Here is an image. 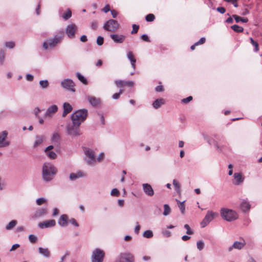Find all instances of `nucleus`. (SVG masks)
Returning <instances> with one entry per match:
<instances>
[{"instance_id":"obj_49","label":"nucleus","mask_w":262,"mask_h":262,"mask_svg":"<svg viewBox=\"0 0 262 262\" xmlns=\"http://www.w3.org/2000/svg\"><path fill=\"white\" fill-rule=\"evenodd\" d=\"M197 248L199 250H202L204 247V243L202 241H199L196 243Z\"/></svg>"},{"instance_id":"obj_26","label":"nucleus","mask_w":262,"mask_h":262,"mask_svg":"<svg viewBox=\"0 0 262 262\" xmlns=\"http://www.w3.org/2000/svg\"><path fill=\"white\" fill-rule=\"evenodd\" d=\"M241 208L243 211L245 212L250 209V205L247 201H243L241 204Z\"/></svg>"},{"instance_id":"obj_40","label":"nucleus","mask_w":262,"mask_h":262,"mask_svg":"<svg viewBox=\"0 0 262 262\" xmlns=\"http://www.w3.org/2000/svg\"><path fill=\"white\" fill-rule=\"evenodd\" d=\"M43 141V137H37L36 140L34 143V147L37 146L38 145L41 144Z\"/></svg>"},{"instance_id":"obj_23","label":"nucleus","mask_w":262,"mask_h":262,"mask_svg":"<svg viewBox=\"0 0 262 262\" xmlns=\"http://www.w3.org/2000/svg\"><path fill=\"white\" fill-rule=\"evenodd\" d=\"M88 100L91 104L94 106H97L100 104L101 101L99 98H97L95 97H89Z\"/></svg>"},{"instance_id":"obj_42","label":"nucleus","mask_w":262,"mask_h":262,"mask_svg":"<svg viewBox=\"0 0 262 262\" xmlns=\"http://www.w3.org/2000/svg\"><path fill=\"white\" fill-rule=\"evenodd\" d=\"M115 83L116 86L118 88H123L124 87V82L123 80H116Z\"/></svg>"},{"instance_id":"obj_15","label":"nucleus","mask_w":262,"mask_h":262,"mask_svg":"<svg viewBox=\"0 0 262 262\" xmlns=\"http://www.w3.org/2000/svg\"><path fill=\"white\" fill-rule=\"evenodd\" d=\"M55 224L56 222L54 220H50L39 223L38 226L40 228L43 229L45 228L54 227Z\"/></svg>"},{"instance_id":"obj_36","label":"nucleus","mask_w":262,"mask_h":262,"mask_svg":"<svg viewBox=\"0 0 262 262\" xmlns=\"http://www.w3.org/2000/svg\"><path fill=\"white\" fill-rule=\"evenodd\" d=\"M250 40L251 44L255 47V51L258 52L259 50V46L258 42L254 40V39L251 37L250 38Z\"/></svg>"},{"instance_id":"obj_38","label":"nucleus","mask_w":262,"mask_h":262,"mask_svg":"<svg viewBox=\"0 0 262 262\" xmlns=\"http://www.w3.org/2000/svg\"><path fill=\"white\" fill-rule=\"evenodd\" d=\"M143 236L146 238H151L153 236V233L151 230H146L143 233Z\"/></svg>"},{"instance_id":"obj_45","label":"nucleus","mask_w":262,"mask_h":262,"mask_svg":"<svg viewBox=\"0 0 262 262\" xmlns=\"http://www.w3.org/2000/svg\"><path fill=\"white\" fill-rule=\"evenodd\" d=\"M132 28H133V30H132V31L131 32V33L132 34H136L138 32V30H139V26L138 25L134 24L132 26Z\"/></svg>"},{"instance_id":"obj_63","label":"nucleus","mask_w":262,"mask_h":262,"mask_svg":"<svg viewBox=\"0 0 262 262\" xmlns=\"http://www.w3.org/2000/svg\"><path fill=\"white\" fill-rule=\"evenodd\" d=\"M111 11V13H112L113 17L116 18L118 15L117 11L115 10H112Z\"/></svg>"},{"instance_id":"obj_28","label":"nucleus","mask_w":262,"mask_h":262,"mask_svg":"<svg viewBox=\"0 0 262 262\" xmlns=\"http://www.w3.org/2000/svg\"><path fill=\"white\" fill-rule=\"evenodd\" d=\"M38 250L40 254L43 255V256L47 257H49L50 252L48 248H43L41 247H39L38 248Z\"/></svg>"},{"instance_id":"obj_19","label":"nucleus","mask_w":262,"mask_h":262,"mask_svg":"<svg viewBox=\"0 0 262 262\" xmlns=\"http://www.w3.org/2000/svg\"><path fill=\"white\" fill-rule=\"evenodd\" d=\"M58 110V107L56 105H53L48 108L46 114V117H51L55 114Z\"/></svg>"},{"instance_id":"obj_4","label":"nucleus","mask_w":262,"mask_h":262,"mask_svg":"<svg viewBox=\"0 0 262 262\" xmlns=\"http://www.w3.org/2000/svg\"><path fill=\"white\" fill-rule=\"evenodd\" d=\"M63 33H61L60 36H55L54 38L50 39L46 41H45L43 44V47L45 49L47 50L49 48H53L56 46V45L59 43L62 38Z\"/></svg>"},{"instance_id":"obj_1","label":"nucleus","mask_w":262,"mask_h":262,"mask_svg":"<svg viewBox=\"0 0 262 262\" xmlns=\"http://www.w3.org/2000/svg\"><path fill=\"white\" fill-rule=\"evenodd\" d=\"M56 172V168L52 164L49 163L44 164L42 167V177L44 180L51 181Z\"/></svg>"},{"instance_id":"obj_18","label":"nucleus","mask_w":262,"mask_h":262,"mask_svg":"<svg viewBox=\"0 0 262 262\" xmlns=\"http://www.w3.org/2000/svg\"><path fill=\"white\" fill-rule=\"evenodd\" d=\"M111 37L116 43H122L125 39L124 35L119 34H112Z\"/></svg>"},{"instance_id":"obj_47","label":"nucleus","mask_w":262,"mask_h":262,"mask_svg":"<svg viewBox=\"0 0 262 262\" xmlns=\"http://www.w3.org/2000/svg\"><path fill=\"white\" fill-rule=\"evenodd\" d=\"M111 194L112 196H118L120 194V192L117 189L114 188L112 190Z\"/></svg>"},{"instance_id":"obj_12","label":"nucleus","mask_w":262,"mask_h":262,"mask_svg":"<svg viewBox=\"0 0 262 262\" xmlns=\"http://www.w3.org/2000/svg\"><path fill=\"white\" fill-rule=\"evenodd\" d=\"M85 154L88 158L87 159V162L89 164H93V163L95 162V157L94 151L89 149L85 150Z\"/></svg>"},{"instance_id":"obj_53","label":"nucleus","mask_w":262,"mask_h":262,"mask_svg":"<svg viewBox=\"0 0 262 262\" xmlns=\"http://www.w3.org/2000/svg\"><path fill=\"white\" fill-rule=\"evenodd\" d=\"M68 222L70 223L71 224L73 225L76 227L79 226V224H78V223L77 222L76 220L75 219L72 218L69 220Z\"/></svg>"},{"instance_id":"obj_3","label":"nucleus","mask_w":262,"mask_h":262,"mask_svg":"<svg viewBox=\"0 0 262 262\" xmlns=\"http://www.w3.org/2000/svg\"><path fill=\"white\" fill-rule=\"evenodd\" d=\"M221 215L225 220L231 222L238 218L237 213L231 209L222 208L221 210Z\"/></svg>"},{"instance_id":"obj_25","label":"nucleus","mask_w":262,"mask_h":262,"mask_svg":"<svg viewBox=\"0 0 262 262\" xmlns=\"http://www.w3.org/2000/svg\"><path fill=\"white\" fill-rule=\"evenodd\" d=\"M47 213V210L44 208H41L37 210L33 215V218H36L45 215Z\"/></svg>"},{"instance_id":"obj_59","label":"nucleus","mask_w":262,"mask_h":262,"mask_svg":"<svg viewBox=\"0 0 262 262\" xmlns=\"http://www.w3.org/2000/svg\"><path fill=\"white\" fill-rule=\"evenodd\" d=\"M102 11L105 12L107 13L109 11H110V6L109 5H106L105 6V7L103 8Z\"/></svg>"},{"instance_id":"obj_60","label":"nucleus","mask_w":262,"mask_h":262,"mask_svg":"<svg viewBox=\"0 0 262 262\" xmlns=\"http://www.w3.org/2000/svg\"><path fill=\"white\" fill-rule=\"evenodd\" d=\"M91 27L93 30H96L98 27V23L97 21H93L91 24Z\"/></svg>"},{"instance_id":"obj_43","label":"nucleus","mask_w":262,"mask_h":262,"mask_svg":"<svg viewBox=\"0 0 262 262\" xmlns=\"http://www.w3.org/2000/svg\"><path fill=\"white\" fill-rule=\"evenodd\" d=\"M39 84L43 89L47 88L49 86L48 80H41L39 81Z\"/></svg>"},{"instance_id":"obj_51","label":"nucleus","mask_w":262,"mask_h":262,"mask_svg":"<svg viewBox=\"0 0 262 262\" xmlns=\"http://www.w3.org/2000/svg\"><path fill=\"white\" fill-rule=\"evenodd\" d=\"M104 41L103 37L101 36H98L97 38V43L98 46H101L103 45Z\"/></svg>"},{"instance_id":"obj_9","label":"nucleus","mask_w":262,"mask_h":262,"mask_svg":"<svg viewBox=\"0 0 262 262\" xmlns=\"http://www.w3.org/2000/svg\"><path fill=\"white\" fill-rule=\"evenodd\" d=\"M61 84L63 88L72 92L75 91L74 89L75 83L72 80L69 79H64L61 82Z\"/></svg>"},{"instance_id":"obj_16","label":"nucleus","mask_w":262,"mask_h":262,"mask_svg":"<svg viewBox=\"0 0 262 262\" xmlns=\"http://www.w3.org/2000/svg\"><path fill=\"white\" fill-rule=\"evenodd\" d=\"M244 180V178L241 173L235 172L234 174V181H233V184L238 185L243 183Z\"/></svg>"},{"instance_id":"obj_2","label":"nucleus","mask_w":262,"mask_h":262,"mask_svg":"<svg viewBox=\"0 0 262 262\" xmlns=\"http://www.w3.org/2000/svg\"><path fill=\"white\" fill-rule=\"evenodd\" d=\"M88 111L86 109L79 110L73 113L71 116V119L74 124L80 126L87 118Z\"/></svg>"},{"instance_id":"obj_35","label":"nucleus","mask_w":262,"mask_h":262,"mask_svg":"<svg viewBox=\"0 0 262 262\" xmlns=\"http://www.w3.org/2000/svg\"><path fill=\"white\" fill-rule=\"evenodd\" d=\"M164 210L163 212V214L164 215L166 216L170 213L171 209L169 205H168L167 204H165L164 205Z\"/></svg>"},{"instance_id":"obj_17","label":"nucleus","mask_w":262,"mask_h":262,"mask_svg":"<svg viewBox=\"0 0 262 262\" xmlns=\"http://www.w3.org/2000/svg\"><path fill=\"white\" fill-rule=\"evenodd\" d=\"M246 245L244 239H242V242H235L233 245L229 248V251H231L233 248L238 250L242 249Z\"/></svg>"},{"instance_id":"obj_33","label":"nucleus","mask_w":262,"mask_h":262,"mask_svg":"<svg viewBox=\"0 0 262 262\" xmlns=\"http://www.w3.org/2000/svg\"><path fill=\"white\" fill-rule=\"evenodd\" d=\"M16 224L17 221L16 220H12L6 226V229L11 230L16 226Z\"/></svg>"},{"instance_id":"obj_8","label":"nucleus","mask_w":262,"mask_h":262,"mask_svg":"<svg viewBox=\"0 0 262 262\" xmlns=\"http://www.w3.org/2000/svg\"><path fill=\"white\" fill-rule=\"evenodd\" d=\"M134 262V256L130 253H121L116 262Z\"/></svg>"},{"instance_id":"obj_30","label":"nucleus","mask_w":262,"mask_h":262,"mask_svg":"<svg viewBox=\"0 0 262 262\" xmlns=\"http://www.w3.org/2000/svg\"><path fill=\"white\" fill-rule=\"evenodd\" d=\"M76 76L79 80H80L82 83L85 85L88 84V81L83 76H82L79 73H77Z\"/></svg>"},{"instance_id":"obj_37","label":"nucleus","mask_w":262,"mask_h":262,"mask_svg":"<svg viewBox=\"0 0 262 262\" xmlns=\"http://www.w3.org/2000/svg\"><path fill=\"white\" fill-rule=\"evenodd\" d=\"M177 202L178 203V206L181 210L182 213H184L185 212V205L184 202H180L179 200H177Z\"/></svg>"},{"instance_id":"obj_7","label":"nucleus","mask_w":262,"mask_h":262,"mask_svg":"<svg viewBox=\"0 0 262 262\" xmlns=\"http://www.w3.org/2000/svg\"><path fill=\"white\" fill-rule=\"evenodd\" d=\"M219 215L218 213L216 212H213L212 211H208L207 214H206L204 219L202 221L201 223V226L202 227H205L207 226L211 221H212L214 219L217 217Z\"/></svg>"},{"instance_id":"obj_21","label":"nucleus","mask_w":262,"mask_h":262,"mask_svg":"<svg viewBox=\"0 0 262 262\" xmlns=\"http://www.w3.org/2000/svg\"><path fill=\"white\" fill-rule=\"evenodd\" d=\"M127 56L128 59L130 60L132 68L134 69L136 68V59L132 51H129L127 54Z\"/></svg>"},{"instance_id":"obj_27","label":"nucleus","mask_w":262,"mask_h":262,"mask_svg":"<svg viewBox=\"0 0 262 262\" xmlns=\"http://www.w3.org/2000/svg\"><path fill=\"white\" fill-rule=\"evenodd\" d=\"M83 175V173L81 171L78 172L77 173H72L70 175V179L72 181L75 180L77 178L82 177Z\"/></svg>"},{"instance_id":"obj_44","label":"nucleus","mask_w":262,"mask_h":262,"mask_svg":"<svg viewBox=\"0 0 262 262\" xmlns=\"http://www.w3.org/2000/svg\"><path fill=\"white\" fill-rule=\"evenodd\" d=\"M46 153H47V155L48 156V157L51 159H55L57 157V155L55 154V152H54L53 151H50Z\"/></svg>"},{"instance_id":"obj_41","label":"nucleus","mask_w":262,"mask_h":262,"mask_svg":"<svg viewBox=\"0 0 262 262\" xmlns=\"http://www.w3.org/2000/svg\"><path fill=\"white\" fill-rule=\"evenodd\" d=\"M155 16L153 14H148L145 17L147 21H152L155 20Z\"/></svg>"},{"instance_id":"obj_31","label":"nucleus","mask_w":262,"mask_h":262,"mask_svg":"<svg viewBox=\"0 0 262 262\" xmlns=\"http://www.w3.org/2000/svg\"><path fill=\"white\" fill-rule=\"evenodd\" d=\"M231 28L235 32L241 33L244 31V28L237 25H234L231 27Z\"/></svg>"},{"instance_id":"obj_54","label":"nucleus","mask_w":262,"mask_h":262,"mask_svg":"<svg viewBox=\"0 0 262 262\" xmlns=\"http://www.w3.org/2000/svg\"><path fill=\"white\" fill-rule=\"evenodd\" d=\"M206 41V38L205 37H202L198 41L195 42V45H201L204 44Z\"/></svg>"},{"instance_id":"obj_61","label":"nucleus","mask_w":262,"mask_h":262,"mask_svg":"<svg viewBox=\"0 0 262 262\" xmlns=\"http://www.w3.org/2000/svg\"><path fill=\"white\" fill-rule=\"evenodd\" d=\"M217 11L223 14L225 12L226 9L224 7H220L217 8Z\"/></svg>"},{"instance_id":"obj_50","label":"nucleus","mask_w":262,"mask_h":262,"mask_svg":"<svg viewBox=\"0 0 262 262\" xmlns=\"http://www.w3.org/2000/svg\"><path fill=\"white\" fill-rule=\"evenodd\" d=\"M5 57V52L4 50H1L0 51V61L2 63H3Z\"/></svg>"},{"instance_id":"obj_32","label":"nucleus","mask_w":262,"mask_h":262,"mask_svg":"<svg viewBox=\"0 0 262 262\" xmlns=\"http://www.w3.org/2000/svg\"><path fill=\"white\" fill-rule=\"evenodd\" d=\"M72 16V12L70 9H68L66 12L62 14L61 17L65 20H68Z\"/></svg>"},{"instance_id":"obj_34","label":"nucleus","mask_w":262,"mask_h":262,"mask_svg":"<svg viewBox=\"0 0 262 262\" xmlns=\"http://www.w3.org/2000/svg\"><path fill=\"white\" fill-rule=\"evenodd\" d=\"M173 185L175 188L176 190L178 193H180L181 190H180V185L178 181L176 180H173Z\"/></svg>"},{"instance_id":"obj_14","label":"nucleus","mask_w":262,"mask_h":262,"mask_svg":"<svg viewBox=\"0 0 262 262\" xmlns=\"http://www.w3.org/2000/svg\"><path fill=\"white\" fill-rule=\"evenodd\" d=\"M79 126H76L75 124H74L73 123V125H68L67 126V130L68 132V134L71 135H79Z\"/></svg>"},{"instance_id":"obj_52","label":"nucleus","mask_w":262,"mask_h":262,"mask_svg":"<svg viewBox=\"0 0 262 262\" xmlns=\"http://www.w3.org/2000/svg\"><path fill=\"white\" fill-rule=\"evenodd\" d=\"M29 239L32 243H35L37 241V237L33 234H31L29 236Z\"/></svg>"},{"instance_id":"obj_57","label":"nucleus","mask_w":262,"mask_h":262,"mask_svg":"<svg viewBox=\"0 0 262 262\" xmlns=\"http://www.w3.org/2000/svg\"><path fill=\"white\" fill-rule=\"evenodd\" d=\"M124 86H127L129 87H132L134 85V82L131 81H124Z\"/></svg>"},{"instance_id":"obj_11","label":"nucleus","mask_w":262,"mask_h":262,"mask_svg":"<svg viewBox=\"0 0 262 262\" xmlns=\"http://www.w3.org/2000/svg\"><path fill=\"white\" fill-rule=\"evenodd\" d=\"M76 30V26L75 24H72L68 26L66 29V33L69 37L74 38L75 37V34Z\"/></svg>"},{"instance_id":"obj_13","label":"nucleus","mask_w":262,"mask_h":262,"mask_svg":"<svg viewBox=\"0 0 262 262\" xmlns=\"http://www.w3.org/2000/svg\"><path fill=\"white\" fill-rule=\"evenodd\" d=\"M143 190L144 193L149 196H152L154 195V191L151 186L147 183L142 184Z\"/></svg>"},{"instance_id":"obj_64","label":"nucleus","mask_w":262,"mask_h":262,"mask_svg":"<svg viewBox=\"0 0 262 262\" xmlns=\"http://www.w3.org/2000/svg\"><path fill=\"white\" fill-rule=\"evenodd\" d=\"M26 78L27 80L31 81L33 80V76L31 74H27L26 75Z\"/></svg>"},{"instance_id":"obj_6","label":"nucleus","mask_w":262,"mask_h":262,"mask_svg":"<svg viewBox=\"0 0 262 262\" xmlns=\"http://www.w3.org/2000/svg\"><path fill=\"white\" fill-rule=\"evenodd\" d=\"M119 28V24L115 19H110L104 25L103 28L105 30L110 32H115Z\"/></svg>"},{"instance_id":"obj_10","label":"nucleus","mask_w":262,"mask_h":262,"mask_svg":"<svg viewBox=\"0 0 262 262\" xmlns=\"http://www.w3.org/2000/svg\"><path fill=\"white\" fill-rule=\"evenodd\" d=\"M7 135L6 131L0 133V148L7 147L10 144V142L6 140Z\"/></svg>"},{"instance_id":"obj_56","label":"nucleus","mask_w":262,"mask_h":262,"mask_svg":"<svg viewBox=\"0 0 262 262\" xmlns=\"http://www.w3.org/2000/svg\"><path fill=\"white\" fill-rule=\"evenodd\" d=\"M192 100V96H189L186 98H184L182 100V102L184 103H187Z\"/></svg>"},{"instance_id":"obj_24","label":"nucleus","mask_w":262,"mask_h":262,"mask_svg":"<svg viewBox=\"0 0 262 262\" xmlns=\"http://www.w3.org/2000/svg\"><path fill=\"white\" fill-rule=\"evenodd\" d=\"M165 103V101L163 98H160L156 100L152 103L153 107L157 109L159 108L162 105Z\"/></svg>"},{"instance_id":"obj_46","label":"nucleus","mask_w":262,"mask_h":262,"mask_svg":"<svg viewBox=\"0 0 262 262\" xmlns=\"http://www.w3.org/2000/svg\"><path fill=\"white\" fill-rule=\"evenodd\" d=\"M184 228L186 229V233L188 235H192L193 234V232L190 229L189 226L188 224H185L184 225Z\"/></svg>"},{"instance_id":"obj_62","label":"nucleus","mask_w":262,"mask_h":262,"mask_svg":"<svg viewBox=\"0 0 262 262\" xmlns=\"http://www.w3.org/2000/svg\"><path fill=\"white\" fill-rule=\"evenodd\" d=\"M156 91L158 92H163L164 91V88L162 85H158L156 88Z\"/></svg>"},{"instance_id":"obj_20","label":"nucleus","mask_w":262,"mask_h":262,"mask_svg":"<svg viewBox=\"0 0 262 262\" xmlns=\"http://www.w3.org/2000/svg\"><path fill=\"white\" fill-rule=\"evenodd\" d=\"M63 112L62 113V116L66 117L67 115L70 113L73 110V107L69 103L65 102L63 105Z\"/></svg>"},{"instance_id":"obj_29","label":"nucleus","mask_w":262,"mask_h":262,"mask_svg":"<svg viewBox=\"0 0 262 262\" xmlns=\"http://www.w3.org/2000/svg\"><path fill=\"white\" fill-rule=\"evenodd\" d=\"M233 17L235 19L236 23H238L241 21L243 23H247L248 21V19L247 18H242L239 16H237L235 14L233 15Z\"/></svg>"},{"instance_id":"obj_55","label":"nucleus","mask_w":262,"mask_h":262,"mask_svg":"<svg viewBox=\"0 0 262 262\" xmlns=\"http://www.w3.org/2000/svg\"><path fill=\"white\" fill-rule=\"evenodd\" d=\"M46 202V200L43 198H39L36 200V203L38 205H41Z\"/></svg>"},{"instance_id":"obj_5","label":"nucleus","mask_w":262,"mask_h":262,"mask_svg":"<svg viewBox=\"0 0 262 262\" xmlns=\"http://www.w3.org/2000/svg\"><path fill=\"white\" fill-rule=\"evenodd\" d=\"M105 256V252L100 249L97 248L93 252L91 257L92 262H103Z\"/></svg>"},{"instance_id":"obj_39","label":"nucleus","mask_w":262,"mask_h":262,"mask_svg":"<svg viewBox=\"0 0 262 262\" xmlns=\"http://www.w3.org/2000/svg\"><path fill=\"white\" fill-rule=\"evenodd\" d=\"M208 143L209 144H214L218 150L222 151V147H220L218 143L216 141H213L212 140H208Z\"/></svg>"},{"instance_id":"obj_22","label":"nucleus","mask_w":262,"mask_h":262,"mask_svg":"<svg viewBox=\"0 0 262 262\" xmlns=\"http://www.w3.org/2000/svg\"><path fill=\"white\" fill-rule=\"evenodd\" d=\"M68 222V216L66 214H63L60 216L58 221V224L62 227H65L67 226Z\"/></svg>"},{"instance_id":"obj_48","label":"nucleus","mask_w":262,"mask_h":262,"mask_svg":"<svg viewBox=\"0 0 262 262\" xmlns=\"http://www.w3.org/2000/svg\"><path fill=\"white\" fill-rule=\"evenodd\" d=\"M6 47L9 49H12L15 47V42L14 41H8L6 42Z\"/></svg>"},{"instance_id":"obj_58","label":"nucleus","mask_w":262,"mask_h":262,"mask_svg":"<svg viewBox=\"0 0 262 262\" xmlns=\"http://www.w3.org/2000/svg\"><path fill=\"white\" fill-rule=\"evenodd\" d=\"M141 39L145 41H147V42L150 41L148 36L146 34L142 35L141 36Z\"/></svg>"}]
</instances>
